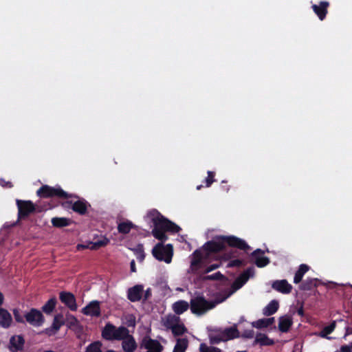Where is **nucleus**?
Wrapping results in <instances>:
<instances>
[{
	"label": "nucleus",
	"mask_w": 352,
	"mask_h": 352,
	"mask_svg": "<svg viewBox=\"0 0 352 352\" xmlns=\"http://www.w3.org/2000/svg\"><path fill=\"white\" fill-rule=\"evenodd\" d=\"M226 245L245 252L250 250V245L242 239L233 235H219L207 241L202 246L205 258H208L209 261L216 259L217 254L226 249Z\"/></svg>",
	"instance_id": "1"
},
{
	"label": "nucleus",
	"mask_w": 352,
	"mask_h": 352,
	"mask_svg": "<svg viewBox=\"0 0 352 352\" xmlns=\"http://www.w3.org/2000/svg\"><path fill=\"white\" fill-rule=\"evenodd\" d=\"M149 219L153 224L152 235L161 241H166L168 237L166 234V232L171 233H178L181 228L164 217L157 210L152 209L148 211L144 217Z\"/></svg>",
	"instance_id": "2"
},
{
	"label": "nucleus",
	"mask_w": 352,
	"mask_h": 352,
	"mask_svg": "<svg viewBox=\"0 0 352 352\" xmlns=\"http://www.w3.org/2000/svg\"><path fill=\"white\" fill-rule=\"evenodd\" d=\"M221 300L208 301L203 296H196L190 300V310L192 314L202 315L207 311L213 309L217 304L223 302Z\"/></svg>",
	"instance_id": "3"
},
{
	"label": "nucleus",
	"mask_w": 352,
	"mask_h": 352,
	"mask_svg": "<svg viewBox=\"0 0 352 352\" xmlns=\"http://www.w3.org/2000/svg\"><path fill=\"white\" fill-rule=\"evenodd\" d=\"M152 254L157 260L170 263L173 256V246L170 243L164 245L158 243L153 248Z\"/></svg>",
	"instance_id": "4"
},
{
	"label": "nucleus",
	"mask_w": 352,
	"mask_h": 352,
	"mask_svg": "<svg viewBox=\"0 0 352 352\" xmlns=\"http://www.w3.org/2000/svg\"><path fill=\"white\" fill-rule=\"evenodd\" d=\"M38 197L41 198H69L77 197L75 195H69L64 191L60 187H52L48 185H43L36 192Z\"/></svg>",
	"instance_id": "5"
},
{
	"label": "nucleus",
	"mask_w": 352,
	"mask_h": 352,
	"mask_svg": "<svg viewBox=\"0 0 352 352\" xmlns=\"http://www.w3.org/2000/svg\"><path fill=\"white\" fill-rule=\"evenodd\" d=\"M16 206L18 208V219H25L31 214L34 212H41L43 208L34 204L32 201L16 200Z\"/></svg>",
	"instance_id": "6"
},
{
	"label": "nucleus",
	"mask_w": 352,
	"mask_h": 352,
	"mask_svg": "<svg viewBox=\"0 0 352 352\" xmlns=\"http://www.w3.org/2000/svg\"><path fill=\"white\" fill-rule=\"evenodd\" d=\"M25 322H27L34 327H41L45 318L41 311L32 308L28 312L24 314Z\"/></svg>",
	"instance_id": "7"
},
{
	"label": "nucleus",
	"mask_w": 352,
	"mask_h": 352,
	"mask_svg": "<svg viewBox=\"0 0 352 352\" xmlns=\"http://www.w3.org/2000/svg\"><path fill=\"white\" fill-rule=\"evenodd\" d=\"M141 348H144L150 352H162L164 347L160 342L157 340L152 339L148 336H145L140 344Z\"/></svg>",
	"instance_id": "8"
},
{
	"label": "nucleus",
	"mask_w": 352,
	"mask_h": 352,
	"mask_svg": "<svg viewBox=\"0 0 352 352\" xmlns=\"http://www.w3.org/2000/svg\"><path fill=\"white\" fill-rule=\"evenodd\" d=\"M209 261L208 258H205L204 252L202 249H197L195 250L192 254L190 268L192 271L195 272L201 267L202 264Z\"/></svg>",
	"instance_id": "9"
},
{
	"label": "nucleus",
	"mask_w": 352,
	"mask_h": 352,
	"mask_svg": "<svg viewBox=\"0 0 352 352\" xmlns=\"http://www.w3.org/2000/svg\"><path fill=\"white\" fill-rule=\"evenodd\" d=\"M254 275V267L247 268L243 273H241L233 282L232 287L234 290L241 288L249 280L250 277Z\"/></svg>",
	"instance_id": "10"
},
{
	"label": "nucleus",
	"mask_w": 352,
	"mask_h": 352,
	"mask_svg": "<svg viewBox=\"0 0 352 352\" xmlns=\"http://www.w3.org/2000/svg\"><path fill=\"white\" fill-rule=\"evenodd\" d=\"M59 299L68 309L75 311L78 309L75 296L69 292L62 291L59 293Z\"/></svg>",
	"instance_id": "11"
},
{
	"label": "nucleus",
	"mask_w": 352,
	"mask_h": 352,
	"mask_svg": "<svg viewBox=\"0 0 352 352\" xmlns=\"http://www.w3.org/2000/svg\"><path fill=\"white\" fill-rule=\"evenodd\" d=\"M81 312L85 316L100 317L101 316L100 302L98 300L91 301L87 306L82 309Z\"/></svg>",
	"instance_id": "12"
},
{
	"label": "nucleus",
	"mask_w": 352,
	"mask_h": 352,
	"mask_svg": "<svg viewBox=\"0 0 352 352\" xmlns=\"http://www.w3.org/2000/svg\"><path fill=\"white\" fill-rule=\"evenodd\" d=\"M144 286L135 285L127 290V298L132 302L140 301L142 299Z\"/></svg>",
	"instance_id": "13"
},
{
	"label": "nucleus",
	"mask_w": 352,
	"mask_h": 352,
	"mask_svg": "<svg viewBox=\"0 0 352 352\" xmlns=\"http://www.w3.org/2000/svg\"><path fill=\"white\" fill-rule=\"evenodd\" d=\"M25 339L22 335H14L10 338L8 349L10 352H19L23 349Z\"/></svg>",
	"instance_id": "14"
},
{
	"label": "nucleus",
	"mask_w": 352,
	"mask_h": 352,
	"mask_svg": "<svg viewBox=\"0 0 352 352\" xmlns=\"http://www.w3.org/2000/svg\"><path fill=\"white\" fill-rule=\"evenodd\" d=\"M330 3L327 1H321L319 4H313L311 8L320 21L325 19Z\"/></svg>",
	"instance_id": "15"
},
{
	"label": "nucleus",
	"mask_w": 352,
	"mask_h": 352,
	"mask_svg": "<svg viewBox=\"0 0 352 352\" xmlns=\"http://www.w3.org/2000/svg\"><path fill=\"white\" fill-rule=\"evenodd\" d=\"M110 241L106 236H102L100 239L91 242L89 245H83V244H78L76 248L78 250H85V249H90L92 250H96L99 249L100 248L104 247L109 243Z\"/></svg>",
	"instance_id": "16"
},
{
	"label": "nucleus",
	"mask_w": 352,
	"mask_h": 352,
	"mask_svg": "<svg viewBox=\"0 0 352 352\" xmlns=\"http://www.w3.org/2000/svg\"><path fill=\"white\" fill-rule=\"evenodd\" d=\"M78 199L76 201H74L72 206V210L80 215H85L87 212L88 207L90 206V204L84 199H79V197L76 195Z\"/></svg>",
	"instance_id": "17"
},
{
	"label": "nucleus",
	"mask_w": 352,
	"mask_h": 352,
	"mask_svg": "<svg viewBox=\"0 0 352 352\" xmlns=\"http://www.w3.org/2000/svg\"><path fill=\"white\" fill-rule=\"evenodd\" d=\"M272 287L282 294H289L292 289V285L288 283L287 280L285 279L274 281Z\"/></svg>",
	"instance_id": "18"
},
{
	"label": "nucleus",
	"mask_w": 352,
	"mask_h": 352,
	"mask_svg": "<svg viewBox=\"0 0 352 352\" xmlns=\"http://www.w3.org/2000/svg\"><path fill=\"white\" fill-rule=\"evenodd\" d=\"M116 326L111 322H107L102 329V338L108 341L115 340Z\"/></svg>",
	"instance_id": "19"
},
{
	"label": "nucleus",
	"mask_w": 352,
	"mask_h": 352,
	"mask_svg": "<svg viewBox=\"0 0 352 352\" xmlns=\"http://www.w3.org/2000/svg\"><path fill=\"white\" fill-rule=\"evenodd\" d=\"M122 341V348L124 352H134L136 350L138 345L132 335H129Z\"/></svg>",
	"instance_id": "20"
},
{
	"label": "nucleus",
	"mask_w": 352,
	"mask_h": 352,
	"mask_svg": "<svg viewBox=\"0 0 352 352\" xmlns=\"http://www.w3.org/2000/svg\"><path fill=\"white\" fill-rule=\"evenodd\" d=\"M264 251L261 249H256L252 254L251 256L255 258V264L258 267H264L267 265L270 261L266 256H259L258 254H263Z\"/></svg>",
	"instance_id": "21"
},
{
	"label": "nucleus",
	"mask_w": 352,
	"mask_h": 352,
	"mask_svg": "<svg viewBox=\"0 0 352 352\" xmlns=\"http://www.w3.org/2000/svg\"><path fill=\"white\" fill-rule=\"evenodd\" d=\"M208 337L211 344H218L221 342H224L222 329H209Z\"/></svg>",
	"instance_id": "22"
},
{
	"label": "nucleus",
	"mask_w": 352,
	"mask_h": 352,
	"mask_svg": "<svg viewBox=\"0 0 352 352\" xmlns=\"http://www.w3.org/2000/svg\"><path fill=\"white\" fill-rule=\"evenodd\" d=\"M12 318L8 311L4 308H0V326L8 329L11 326Z\"/></svg>",
	"instance_id": "23"
},
{
	"label": "nucleus",
	"mask_w": 352,
	"mask_h": 352,
	"mask_svg": "<svg viewBox=\"0 0 352 352\" xmlns=\"http://www.w3.org/2000/svg\"><path fill=\"white\" fill-rule=\"evenodd\" d=\"M118 231L120 234H126L130 232L131 229L138 230V226L133 224L129 220H125L118 224Z\"/></svg>",
	"instance_id": "24"
},
{
	"label": "nucleus",
	"mask_w": 352,
	"mask_h": 352,
	"mask_svg": "<svg viewBox=\"0 0 352 352\" xmlns=\"http://www.w3.org/2000/svg\"><path fill=\"white\" fill-rule=\"evenodd\" d=\"M293 324L292 319L289 316H283L279 318L278 329L283 333L289 331Z\"/></svg>",
	"instance_id": "25"
},
{
	"label": "nucleus",
	"mask_w": 352,
	"mask_h": 352,
	"mask_svg": "<svg viewBox=\"0 0 352 352\" xmlns=\"http://www.w3.org/2000/svg\"><path fill=\"white\" fill-rule=\"evenodd\" d=\"M224 342L237 338L240 336L236 327L232 326L222 330Z\"/></svg>",
	"instance_id": "26"
},
{
	"label": "nucleus",
	"mask_w": 352,
	"mask_h": 352,
	"mask_svg": "<svg viewBox=\"0 0 352 352\" xmlns=\"http://www.w3.org/2000/svg\"><path fill=\"white\" fill-rule=\"evenodd\" d=\"M51 223L54 228H62L70 226L73 223V221L66 217H56L51 219Z\"/></svg>",
	"instance_id": "27"
},
{
	"label": "nucleus",
	"mask_w": 352,
	"mask_h": 352,
	"mask_svg": "<svg viewBox=\"0 0 352 352\" xmlns=\"http://www.w3.org/2000/svg\"><path fill=\"white\" fill-rule=\"evenodd\" d=\"M275 322V319L274 317L267 318H262L259 319L255 322H252V326L256 329H263L267 328L272 324H273Z\"/></svg>",
	"instance_id": "28"
},
{
	"label": "nucleus",
	"mask_w": 352,
	"mask_h": 352,
	"mask_svg": "<svg viewBox=\"0 0 352 352\" xmlns=\"http://www.w3.org/2000/svg\"><path fill=\"white\" fill-rule=\"evenodd\" d=\"M319 280L318 278H307L300 285V289L303 291H309L318 285Z\"/></svg>",
	"instance_id": "29"
},
{
	"label": "nucleus",
	"mask_w": 352,
	"mask_h": 352,
	"mask_svg": "<svg viewBox=\"0 0 352 352\" xmlns=\"http://www.w3.org/2000/svg\"><path fill=\"white\" fill-rule=\"evenodd\" d=\"M189 304L185 300H178L175 302L173 305V309L174 312L177 315H181L184 312L188 310Z\"/></svg>",
	"instance_id": "30"
},
{
	"label": "nucleus",
	"mask_w": 352,
	"mask_h": 352,
	"mask_svg": "<svg viewBox=\"0 0 352 352\" xmlns=\"http://www.w3.org/2000/svg\"><path fill=\"white\" fill-rule=\"evenodd\" d=\"M309 267L306 264H301L299 266L298 270L296 271L294 278V283L298 284L300 283L305 274L308 272Z\"/></svg>",
	"instance_id": "31"
},
{
	"label": "nucleus",
	"mask_w": 352,
	"mask_h": 352,
	"mask_svg": "<svg viewBox=\"0 0 352 352\" xmlns=\"http://www.w3.org/2000/svg\"><path fill=\"white\" fill-rule=\"evenodd\" d=\"M279 304L276 300H272L264 309L263 314L267 316L274 314L278 309Z\"/></svg>",
	"instance_id": "32"
},
{
	"label": "nucleus",
	"mask_w": 352,
	"mask_h": 352,
	"mask_svg": "<svg viewBox=\"0 0 352 352\" xmlns=\"http://www.w3.org/2000/svg\"><path fill=\"white\" fill-rule=\"evenodd\" d=\"M57 303V299L56 297L50 298L45 305L42 307V311L46 314H50L52 313Z\"/></svg>",
	"instance_id": "33"
},
{
	"label": "nucleus",
	"mask_w": 352,
	"mask_h": 352,
	"mask_svg": "<svg viewBox=\"0 0 352 352\" xmlns=\"http://www.w3.org/2000/svg\"><path fill=\"white\" fill-rule=\"evenodd\" d=\"M129 333V329L124 326H120L119 327H116V333H115V340H122L126 337H127Z\"/></svg>",
	"instance_id": "34"
},
{
	"label": "nucleus",
	"mask_w": 352,
	"mask_h": 352,
	"mask_svg": "<svg viewBox=\"0 0 352 352\" xmlns=\"http://www.w3.org/2000/svg\"><path fill=\"white\" fill-rule=\"evenodd\" d=\"M255 342L260 344L261 346H270L274 344V341L270 339L267 335L261 333L256 335Z\"/></svg>",
	"instance_id": "35"
},
{
	"label": "nucleus",
	"mask_w": 352,
	"mask_h": 352,
	"mask_svg": "<svg viewBox=\"0 0 352 352\" xmlns=\"http://www.w3.org/2000/svg\"><path fill=\"white\" fill-rule=\"evenodd\" d=\"M188 344V342L186 338H178L174 346L173 352H185Z\"/></svg>",
	"instance_id": "36"
},
{
	"label": "nucleus",
	"mask_w": 352,
	"mask_h": 352,
	"mask_svg": "<svg viewBox=\"0 0 352 352\" xmlns=\"http://www.w3.org/2000/svg\"><path fill=\"white\" fill-rule=\"evenodd\" d=\"M65 324L63 316L61 314L56 315L54 318L53 322L52 324V329L55 331H58L62 326Z\"/></svg>",
	"instance_id": "37"
},
{
	"label": "nucleus",
	"mask_w": 352,
	"mask_h": 352,
	"mask_svg": "<svg viewBox=\"0 0 352 352\" xmlns=\"http://www.w3.org/2000/svg\"><path fill=\"white\" fill-rule=\"evenodd\" d=\"M174 336H182L186 331L184 324H175L170 327Z\"/></svg>",
	"instance_id": "38"
},
{
	"label": "nucleus",
	"mask_w": 352,
	"mask_h": 352,
	"mask_svg": "<svg viewBox=\"0 0 352 352\" xmlns=\"http://www.w3.org/2000/svg\"><path fill=\"white\" fill-rule=\"evenodd\" d=\"M336 327V322L335 320L332 321L330 324L324 327L320 333V336L322 338H327L329 339L330 338L327 337L328 335L331 334Z\"/></svg>",
	"instance_id": "39"
},
{
	"label": "nucleus",
	"mask_w": 352,
	"mask_h": 352,
	"mask_svg": "<svg viewBox=\"0 0 352 352\" xmlns=\"http://www.w3.org/2000/svg\"><path fill=\"white\" fill-rule=\"evenodd\" d=\"M102 343L101 341H94L87 346L85 352H102Z\"/></svg>",
	"instance_id": "40"
},
{
	"label": "nucleus",
	"mask_w": 352,
	"mask_h": 352,
	"mask_svg": "<svg viewBox=\"0 0 352 352\" xmlns=\"http://www.w3.org/2000/svg\"><path fill=\"white\" fill-rule=\"evenodd\" d=\"M134 253L138 261L142 262L144 260L145 253L144 251V246L142 244H138L134 249Z\"/></svg>",
	"instance_id": "41"
},
{
	"label": "nucleus",
	"mask_w": 352,
	"mask_h": 352,
	"mask_svg": "<svg viewBox=\"0 0 352 352\" xmlns=\"http://www.w3.org/2000/svg\"><path fill=\"white\" fill-rule=\"evenodd\" d=\"M203 279L204 280H222L226 279V277L220 272H217L213 274L205 276Z\"/></svg>",
	"instance_id": "42"
},
{
	"label": "nucleus",
	"mask_w": 352,
	"mask_h": 352,
	"mask_svg": "<svg viewBox=\"0 0 352 352\" xmlns=\"http://www.w3.org/2000/svg\"><path fill=\"white\" fill-rule=\"evenodd\" d=\"M14 320L18 323L25 324L24 314H21L19 309L15 308L12 310Z\"/></svg>",
	"instance_id": "43"
},
{
	"label": "nucleus",
	"mask_w": 352,
	"mask_h": 352,
	"mask_svg": "<svg viewBox=\"0 0 352 352\" xmlns=\"http://www.w3.org/2000/svg\"><path fill=\"white\" fill-rule=\"evenodd\" d=\"M200 352H221V350L214 346H208L206 344H201L199 346Z\"/></svg>",
	"instance_id": "44"
},
{
	"label": "nucleus",
	"mask_w": 352,
	"mask_h": 352,
	"mask_svg": "<svg viewBox=\"0 0 352 352\" xmlns=\"http://www.w3.org/2000/svg\"><path fill=\"white\" fill-rule=\"evenodd\" d=\"M246 265V262L243 259H234L230 261L228 265V267H241L245 266Z\"/></svg>",
	"instance_id": "45"
},
{
	"label": "nucleus",
	"mask_w": 352,
	"mask_h": 352,
	"mask_svg": "<svg viewBox=\"0 0 352 352\" xmlns=\"http://www.w3.org/2000/svg\"><path fill=\"white\" fill-rule=\"evenodd\" d=\"M207 173L208 177L205 179L204 182L206 184V187L208 188L214 182H215V173L213 171L208 170Z\"/></svg>",
	"instance_id": "46"
},
{
	"label": "nucleus",
	"mask_w": 352,
	"mask_h": 352,
	"mask_svg": "<svg viewBox=\"0 0 352 352\" xmlns=\"http://www.w3.org/2000/svg\"><path fill=\"white\" fill-rule=\"evenodd\" d=\"M125 324L128 327H135L136 324L135 317L132 314L129 315L126 318Z\"/></svg>",
	"instance_id": "47"
},
{
	"label": "nucleus",
	"mask_w": 352,
	"mask_h": 352,
	"mask_svg": "<svg viewBox=\"0 0 352 352\" xmlns=\"http://www.w3.org/2000/svg\"><path fill=\"white\" fill-rule=\"evenodd\" d=\"M67 319L68 324L69 326H76L78 323V320L73 315L68 314L67 316Z\"/></svg>",
	"instance_id": "48"
},
{
	"label": "nucleus",
	"mask_w": 352,
	"mask_h": 352,
	"mask_svg": "<svg viewBox=\"0 0 352 352\" xmlns=\"http://www.w3.org/2000/svg\"><path fill=\"white\" fill-rule=\"evenodd\" d=\"M254 331L253 329H245L242 333L241 337L250 339V338H252L254 337Z\"/></svg>",
	"instance_id": "49"
},
{
	"label": "nucleus",
	"mask_w": 352,
	"mask_h": 352,
	"mask_svg": "<svg viewBox=\"0 0 352 352\" xmlns=\"http://www.w3.org/2000/svg\"><path fill=\"white\" fill-rule=\"evenodd\" d=\"M220 265H221L220 263L212 264L206 267V269L205 270V273L208 274V273L219 268L220 267Z\"/></svg>",
	"instance_id": "50"
},
{
	"label": "nucleus",
	"mask_w": 352,
	"mask_h": 352,
	"mask_svg": "<svg viewBox=\"0 0 352 352\" xmlns=\"http://www.w3.org/2000/svg\"><path fill=\"white\" fill-rule=\"evenodd\" d=\"M152 296L151 289L148 288L146 291H144L143 296H142V301L145 302L148 299H149Z\"/></svg>",
	"instance_id": "51"
},
{
	"label": "nucleus",
	"mask_w": 352,
	"mask_h": 352,
	"mask_svg": "<svg viewBox=\"0 0 352 352\" xmlns=\"http://www.w3.org/2000/svg\"><path fill=\"white\" fill-rule=\"evenodd\" d=\"M0 185L4 188H11L13 187V184L11 182H7L3 178H0Z\"/></svg>",
	"instance_id": "52"
},
{
	"label": "nucleus",
	"mask_w": 352,
	"mask_h": 352,
	"mask_svg": "<svg viewBox=\"0 0 352 352\" xmlns=\"http://www.w3.org/2000/svg\"><path fill=\"white\" fill-rule=\"evenodd\" d=\"M73 204H74L73 201L67 200V201H63L61 203V206L65 209H69V208H72V209Z\"/></svg>",
	"instance_id": "53"
},
{
	"label": "nucleus",
	"mask_w": 352,
	"mask_h": 352,
	"mask_svg": "<svg viewBox=\"0 0 352 352\" xmlns=\"http://www.w3.org/2000/svg\"><path fill=\"white\" fill-rule=\"evenodd\" d=\"M340 352H352V346H349V345H342L341 347H340Z\"/></svg>",
	"instance_id": "54"
},
{
	"label": "nucleus",
	"mask_w": 352,
	"mask_h": 352,
	"mask_svg": "<svg viewBox=\"0 0 352 352\" xmlns=\"http://www.w3.org/2000/svg\"><path fill=\"white\" fill-rule=\"evenodd\" d=\"M130 267H131V272H136L135 263L134 260L131 261V262L130 263Z\"/></svg>",
	"instance_id": "55"
},
{
	"label": "nucleus",
	"mask_w": 352,
	"mask_h": 352,
	"mask_svg": "<svg viewBox=\"0 0 352 352\" xmlns=\"http://www.w3.org/2000/svg\"><path fill=\"white\" fill-rule=\"evenodd\" d=\"M350 334H352V328L347 327H346V333L344 334V337H346Z\"/></svg>",
	"instance_id": "56"
},
{
	"label": "nucleus",
	"mask_w": 352,
	"mask_h": 352,
	"mask_svg": "<svg viewBox=\"0 0 352 352\" xmlns=\"http://www.w3.org/2000/svg\"><path fill=\"white\" fill-rule=\"evenodd\" d=\"M4 300V296L1 292H0V306L3 304Z\"/></svg>",
	"instance_id": "57"
},
{
	"label": "nucleus",
	"mask_w": 352,
	"mask_h": 352,
	"mask_svg": "<svg viewBox=\"0 0 352 352\" xmlns=\"http://www.w3.org/2000/svg\"><path fill=\"white\" fill-rule=\"evenodd\" d=\"M298 315H300V316H303V314H304V311H303L302 307H301V308H300V309H298Z\"/></svg>",
	"instance_id": "58"
},
{
	"label": "nucleus",
	"mask_w": 352,
	"mask_h": 352,
	"mask_svg": "<svg viewBox=\"0 0 352 352\" xmlns=\"http://www.w3.org/2000/svg\"><path fill=\"white\" fill-rule=\"evenodd\" d=\"M203 187L202 185H199L197 186V190H200Z\"/></svg>",
	"instance_id": "59"
},
{
	"label": "nucleus",
	"mask_w": 352,
	"mask_h": 352,
	"mask_svg": "<svg viewBox=\"0 0 352 352\" xmlns=\"http://www.w3.org/2000/svg\"><path fill=\"white\" fill-rule=\"evenodd\" d=\"M331 284L336 285V283H331Z\"/></svg>",
	"instance_id": "60"
},
{
	"label": "nucleus",
	"mask_w": 352,
	"mask_h": 352,
	"mask_svg": "<svg viewBox=\"0 0 352 352\" xmlns=\"http://www.w3.org/2000/svg\"><path fill=\"white\" fill-rule=\"evenodd\" d=\"M231 257L234 258L235 256H234V255L233 256H230V258H231Z\"/></svg>",
	"instance_id": "61"
},
{
	"label": "nucleus",
	"mask_w": 352,
	"mask_h": 352,
	"mask_svg": "<svg viewBox=\"0 0 352 352\" xmlns=\"http://www.w3.org/2000/svg\"><path fill=\"white\" fill-rule=\"evenodd\" d=\"M351 287L352 288V285H351Z\"/></svg>",
	"instance_id": "62"
}]
</instances>
